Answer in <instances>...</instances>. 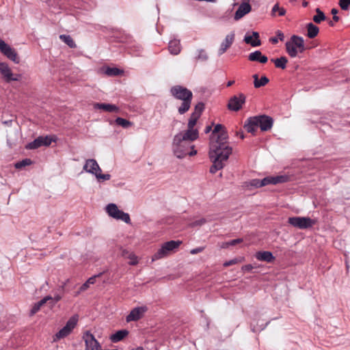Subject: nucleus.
Here are the masks:
<instances>
[{
    "label": "nucleus",
    "instance_id": "obj_1",
    "mask_svg": "<svg viewBox=\"0 0 350 350\" xmlns=\"http://www.w3.org/2000/svg\"><path fill=\"white\" fill-rule=\"evenodd\" d=\"M209 158L227 161L232 152L228 142V134L223 131L215 139H209Z\"/></svg>",
    "mask_w": 350,
    "mask_h": 350
},
{
    "label": "nucleus",
    "instance_id": "obj_2",
    "mask_svg": "<svg viewBox=\"0 0 350 350\" xmlns=\"http://www.w3.org/2000/svg\"><path fill=\"white\" fill-rule=\"evenodd\" d=\"M171 95L176 99L182 100L180 106L178 108V111L183 115L189 111L191 107L193 93L187 88L176 85L170 88Z\"/></svg>",
    "mask_w": 350,
    "mask_h": 350
},
{
    "label": "nucleus",
    "instance_id": "obj_3",
    "mask_svg": "<svg viewBox=\"0 0 350 350\" xmlns=\"http://www.w3.org/2000/svg\"><path fill=\"white\" fill-rule=\"evenodd\" d=\"M289 178L286 175H280L275 176H267L260 180L254 178L249 182L245 183L246 187H252L255 188H260L269 185H277L279 183H284L288 180Z\"/></svg>",
    "mask_w": 350,
    "mask_h": 350
},
{
    "label": "nucleus",
    "instance_id": "obj_4",
    "mask_svg": "<svg viewBox=\"0 0 350 350\" xmlns=\"http://www.w3.org/2000/svg\"><path fill=\"white\" fill-rule=\"evenodd\" d=\"M176 139L177 137L174 135L172 144V151L177 158L183 159L188 154V150L194 146H191V142L188 141L181 140L180 138L179 141Z\"/></svg>",
    "mask_w": 350,
    "mask_h": 350
},
{
    "label": "nucleus",
    "instance_id": "obj_5",
    "mask_svg": "<svg viewBox=\"0 0 350 350\" xmlns=\"http://www.w3.org/2000/svg\"><path fill=\"white\" fill-rule=\"evenodd\" d=\"M180 243L181 242L179 241H170L164 243L152 256V260L154 261L166 257L171 251L177 248Z\"/></svg>",
    "mask_w": 350,
    "mask_h": 350
},
{
    "label": "nucleus",
    "instance_id": "obj_6",
    "mask_svg": "<svg viewBox=\"0 0 350 350\" xmlns=\"http://www.w3.org/2000/svg\"><path fill=\"white\" fill-rule=\"evenodd\" d=\"M288 222L299 229H308L316 223L314 220L308 217H291L288 218Z\"/></svg>",
    "mask_w": 350,
    "mask_h": 350
},
{
    "label": "nucleus",
    "instance_id": "obj_7",
    "mask_svg": "<svg viewBox=\"0 0 350 350\" xmlns=\"http://www.w3.org/2000/svg\"><path fill=\"white\" fill-rule=\"evenodd\" d=\"M0 74L4 81L8 83L12 81H18L21 79V75L13 73L5 62H0Z\"/></svg>",
    "mask_w": 350,
    "mask_h": 350
},
{
    "label": "nucleus",
    "instance_id": "obj_8",
    "mask_svg": "<svg viewBox=\"0 0 350 350\" xmlns=\"http://www.w3.org/2000/svg\"><path fill=\"white\" fill-rule=\"evenodd\" d=\"M0 51L7 58L14 62L15 64L20 63V57L14 49L11 47L9 44L5 43L4 40L0 38Z\"/></svg>",
    "mask_w": 350,
    "mask_h": 350
},
{
    "label": "nucleus",
    "instance_id": "obj_9",
    "mask_svg": "<svg viewBox=\"0 0 350 350\" xmlns=\"http://www.w3.org/2000/svg\"><path fill=\"white\" fill-rule=\"evenodd\" d=\"M55 139H53L49 135L39 136L36 138L33 142H29L25 146L28 150L37 149L41 146H49L52 142H55Z\"/></svg>",
    "mask_w": 350,
    "mask_h": 350
},
{
    "label": "nucleus",
    "instance_id": "obj_10",
    "mask_svg": "<svg viewBox=\"0 0 350 350\" xmlns=\"http://www.w3.org/2000/svg\"><path fill=\"white\" fill-rule=\"evenodd\" d=\"M78 321L77 316H72L66 322V325L55 334L57 339H61L68 336L75 328Z\"/></svg>",
    "mask_w": 350,
    "mask_h": 350
},
{
    "label": "nucleus",
    "instance_id": "obj_11",
    "mask_svg": "<svg viewBox=\"0 0 350 350\" xmlns=\"http://www.w3.org/2000/svg\"><path fill=\"white\" fill-rule=\"evenodd\" d=\"M245 100L246 96L245 94L243 93H239L238 96L234 95L230 98L227 107L230 111H238L242 108V106L245 103Z\"/></svg>",
    "mask_w": 350,
    "mask_h": 350
},
{
    "label": "nucleus",
    "instance_id": "obj_12",
    "mask_svg": "<svg viewBox=\"0 0 350 350\" xmlns=\"http://www.w3.org/2000/svg\"><path fill=\"white\" fill-rule=\"evenodd\" d=\"M85 350H102L101 346L94 336L90 331H86L83 336Z\"/></svg>",
    "mask_w": 350,
    "mask_h": 350
},
{
    "label": "nucleus",
    "instance_id": "obj_13",
    "mask_svg": "<svg viewBox=\"0 0 350 350\" xmlns=\"http://www.w3.org/2000/svg\"><path fill=\"white\" fill-rule=\"evenodd\" d=\"M177 137L176 140H180V138L181 140L188 141L189 142H192L195 140H196L199 137V131L197 129L192 128L189 129L187 127V129L183 132H179L176 135H175Z\"/></svg>",
    "mask_w": 350,
    "mask_h": 350
},
{
    "label": "nucleus",
    "instance_id": "obj_14",
    "mask_svg": "<svg viewBox=\"0 0 350 350\" xmlns=\"http://www.w3.org/2000/svg\"><path fill=\"white\" fill-rule=\"evenodd\" d=\"M258 119V127H260L261 131L265 132L271 129L273 125V119L267 115L256 116Z\"/></svg>",
    "mask_w": 350,
    "mask_h": 350
},
{
    "label": "nucleus",
    "instance_id": "obj_15",
    "mask_svg": "<svg viewBox=\"0 0 350 350\" xmlns=\"http://www.w3.org/2000/svg\"><path fill=\"white\" fill-rule=\"evenodd\" d=\"M148 310L146 306H141L134 308L131 310L130 313L126 316V322L137 321L142 319L144 313Z\"/></svg>",
    "mask_w": 350,
    "mask_h": 350
},
{
    "label": "nucleus",
    "instance_id": "obj_16",
    "mask_svg": "<svg viewBox=\"0 0 350 350\" xmlns=\"http://www.w3.org/2000/svg\"><path fill=\"white\" fill-rule=\"evenodd\" d=\"M239 6L237 10L234 15V21H239L245 15L250 13L252 10V6L250 4V0H244Z\"/></svg>",
    "mask_w": 350,
    "mask_h": 350
},
{
    "label": "nucleus",
    "instance_id": "obj_17",
    "mask_svg": "<svg viewBox=\"0 0 350 350\" xmlns=\"http://www.w3.org/2000/svg\"><path fill=\"white\" fill-rule=\"evenodd\" d=\"M235 33L234 31L226 35L224 40L220 44V47L218 50V55L221 56L231 46L234 41Z\"/></svg>",
    "mask_w": 350,
    "mask_h": 350
},
{
    "label": "nucleus",
    "instance_id": "obj_18",
    "mask_svg": "<svg viewBox=\"0 0 350 350\" xmlns=\"http://www.w3.org/2000/svg\"><path fill=\"white\" fill-rule=\"evenodd\" d=\"M86 172L92 174L95 176L98 172H101L102 170L98 165L97 161L94 159H89L85 161V163L83 167Z\"/></svg>",
    "mask_w": 350,
    "mask_h": 350
},
{
    "label": "nucleus",
    "instance_id": "obj_19",
    "mask_svg": "<svg viewBox=\"0 0 350 350\" xmlns=\"http://www.w3.org/2000/svg\"><path fill=\"white\" fill-rule=\"evenodd\" d=\"M247 132L255 135L258 129V119L256 116L248 118L243 126Z\"/></svg>",
    "mask_w": 350,
    "mask_h": 350
},
{
    "label": "nucleus",
    "instance_id": "obj_20",
    "mask_svg": "<svg viewBox=\"0 0 350 350\" xmlns=\"http://www.w3.org/2000/svg\"><path fill=\"white\" fill-rule=\"evenodd\" d=\"M243 40L246 44H250L253 47L258 46L261 44L259 33L257 31H252V36L246 33Z\"/></svg>",
    "mask_w": 350,
    "mask_h": 350
},
{
    "label": "nucleus",
    "instance_id": "obj_21",
    "mask_svg": "<svg viewBox=\"0 0 350 350\" xmlns=\"http://www.w3.org/2000/svg\"><path fill=\"white\" fill-rule=\"evenodd\" d=\"M255 257L260 261H263L268 263L273 262L275 259V257L273 255V254L269 251L257 252L255 254Z\"/></svg>",
    "mask_w": 350,
    "mask_h": 350
},
{
    "label": "nucleus",
    "instance_id": "obj_22",
    "mask_svg": "<svg viewBox=\"0 0 350 350\" xmlns=\"http://www.w3.org/2000/svg\"><path fill=\"white\" fill-rule=\"evenodd\" d=\"M248 59L251 62H257L261 64H265L268 61L266 55H262L260 51H255L249 54Z\"/></svg>",
    "mask_w": 350,
    "mask_h": 350
},
{
    "label": "nucleus",
    "instance_id": "obj_23",
    "mask_svg": "<svg viewBox=\"0 0 350 350\" xmlns=\"http://www.w3.org/2000/svg\"><path fill=\"white\" fill-rule=\"evenodd\" d=\"M94 108L96 109H103L108 112H117L118 111V107L113 104L96 103L94 105Z\"/></svg>",
    "mask_w": 350,
    "mask_h": 350
},
{
    "label": "nucleus",
    "instance_id": "obj_24",
    "mask_svg": "<svg viewBox=\"0 0 350 350\" xmlns=\"http://www.w3.org/2000/svg\"><path fill=\"white\" fill-rule=\"evenodd\" d=\"M212 165L210 167L209 172L211 174H215L217 171L223 169L226 165V162L220 159H216L215 158H210Z\"/></svg>",
    "mask_w": 350,
    "mask_h": 350
},
{
    "label": "nucleus",
    "instance_id": "obj_25",
    "mask_svg": "<svg viewBox=\"0 0 350 350\" xmlns=\"http://www.w3.org/2000/svg\"><path fill=\"white\" fill-rule=\"evenodd\" d=\"M290 40L298 49L299 53H303L306 50L304 40L302 37L293 35Z\"/></svg>",
    "mask_w": 350,
    "mask_h": 350
},
{
    "label": "nucleus",
    "instance_id": "obj_26",
    "mask_svg": "<svg viewBox=\"0 0 350 350\" xmlns=\"http://www.w3.org/2000/svg\"><path fill=\"white\" fill-rule=\"evenodd\" d=\"M129 334V331L126 329H121L117 331L116 333L111 334L109 339L112 342H118L123 340Z\"/></svg>",
    "mask_w": 350,
    "mask_h": 350
},
{
    "label": "nucleus",
    "instance_id": "obj_27",
    "mask_svg": "<svg viewBox=\"0 0 350 350\" xmlns=\"http://www.w3.org/2000/svg\"><path fill=\"white\" fill-rule=\"evenodd\" d=\"M168 49L171 54L178 55L180 52V43L178 40H173L169 42Z\"/></svg>",
    "mask_w": 350,
    "mask_h": 350
},
{
    "label": "nucleus",
    "instance_id": "obj_28",
    "mask_svg": "<svg viewBox=\"0 0 350 350\" xmlns=\"http://www.w3.org/2000/svg\"><path fill=\"white\" fill-rule=\"evenodd\" d=\"M253 78L254 85L256 88H259L262 86H265L269 81V79L265 75L262 76L261 78L259 79L258 75L257 74H255L253 75Z\"/></svg>",
    "mask_w": 350,
    "mask_h": 350
},
{
    "label": "nucleus",
    "instance_id": "obj_29",
    "mask_svg": "<svg viewBox=\"0 0 350 350\" xmlns=\"http://www.w3.org/2000/svg\"><path fill=\"white\" fill-rule=\"evenodd\" d=\"M306 28H307V36L309 38H315L319 32V27L317 26H316L315 25H314L312 23H309L308 24H307Z\"/></svg>",
    "mask_w": 350,
    "mask_h": 350
},
{
    "label": "nucleus",
    "instance_id": "obj_30",
    "mask_svg": "<svg viewBox=\"0 0 350 350\" xmlns=\"http://www.w3.org/2000/svg\"><path fill=\"white\" fill-rule=\"evenodd\" d=\"M286 53L291 57H295L299 52L298 49L292 43L291 40L288 41L285 44Z\"/></svg>",
    "mask_w": 350,
    "mask_h": 350
},
{
    "label": "nucleus",
    "instance_id": "obj_31",
    "mask_svg": "<svg viewBox=\"0 0 350 350\" xmlns=\"http://www.w3.org/2000/svg\"><path fill=\"white\" fill-rule=\"evenodd\" d=\"M271 62H272L275 64V66L276 68L284 70L286 68L288 59L285 56H282L279 58L271 59Z\"/></svg>",
    "mask_w": 350,
    "mask_h": 350
},
{
    "label": "nucleus",
    "instance_id": "obj_32",
    "mask_svg": "<svg viewBox=\"0 0 350 350\" xmlns=\"http://www.w3.org/2000/svg\"><path fill=\"white\" fill-rule=\"evenodd\" d=\"M223 131L228 133L225 126L221 124H217L215 126L212 133L210 135L209 139H215Z\"/></svg>",
    "mask_w": 350,
    "mask_h": 350
},
{
    "label": "nucleus",
    "instance_id": "obj_33",
    "mask_svg": "<svg viewBox=\"0 0 350 350\" xmlns=\"http://www.w3.org/2000/svg\"><path fill=\"white\" fill-rule=\"evenodd\" d=\"M59 39L66 44L70 48H77V44L70 35L62 34L59 36Z\"/></svg>",
    "mask_w": 350,
    "mask_h": 350
},
{
    "label": "nucleus",
    "instance_id": "obj_34",
    "mask_svg": "<svg viewBox=\"0 0 350 350\" xmlns=\"http://www.w3.org/2000/svg\"><path fill=\"white\" fill-rule=\"evenodd\" d=\"M106 211L110 217L115 218L117 214H118L120 209H118L116 204L111 203L106 206Z\"/></svg>",
    "mask_w": 350,
    "mask_h": 350
},
{
    "label": "nucleus",
    "instance_id": "obj_35",
    "mask_svg": "<svg viewBox=\"0 0 350 350\" xmlns=\"http://www.w3.org/2000/svg\"><path fill=\"white\" fill-rule=\"evenodd\" d=\"M317 14L313 16V21L316 23H321L322 21L326 20L325 14L319 9H316Z\"/></svg>",
    "mask_w": 350,
    "mask_h": 350
},
{
    "label": "nucleus",
    "instance_id": "obj_36",
    "mask_svg": "<svg viewBox=\"0 0 350 350\" xmlns=\"http://www.w3.org/2000/svg\"><path fill=\"white\" fill-rule=\"evenodd\" d=\"M122 71L118 68L107 67L104 70V73L107 76H118Z\"/></svg>",
    "mask_w": 350,
    "mask_h": 350
},
{
    "label": "nucleus",
    "instance_id": "obj_37",
    "mask_svg": "<svg viewBox=\"0 0 350 350\" xmlns=\"http://www.w3.org/2000/svg\"><path fill=\"white\" fill-rule=\"evenodd\" d=\"M114 219L122 220L124 221L126 224L131 223V218L128 213H124V211L120 210L118 214L116 216Z\"/></svg>",
    "mask_w": 350,
    "mask_h": 350
},
{
    "label": "nucleus",
    "instance_id": "obj_38",
    "mask_svg": "<svg viewBox=\"0 0 350 350\" xmlns=\"http://www.w3.org/2000/svg\"><path fill=\"white\" fill-rule=\"evenodd\" d=\"M116 123L123 128H128L132 124L130 121L120 117H118L116 119Z\"/></svg>",
    "mask_w": 350,
    "mask_h": 350
},
{
    "label": "nucleus",
    "instance_id": "obj_39",
    "mask_svg": "<svg viewBox=\"0 0 350 350\" xmlns=\"http://www.w3.org/2000/svg\"><path fill=\"white\" fill-rule=\"evenodd\" d=\"M32 163V161L30 159H25L22 161H20L18 162H16L14 165L16 169H21L23 167L29 165Z\"/></svg>",
    "mask_w": 350,
    "mask_h": 350
},
{
    "label": "nucleus",
    "instance_id": "obj_40",
    "mask_svg": "<svg viewBox=\"0 0 350 350\" xmlns=\"http://www.w3.org/2000/svg\"><path fill=\"white\" fill-rule=\"evenodd\" d=\"M204 109V104L202 102H200L195 106L194 111L192 113L198 116L200 118Z\"/></svg>",
    "mask_w": 350,
    "mask_h": 350
},
{
    "label": "nucleus",
    "instance_id": "obj_41",
    "mask_svg": "<svg viewBox=\"0 0 350 350\" xmlns=\"http://www.w3.org/2000/svg\"><path fill=\"white\" fill-rule=\"evenodd\" d=\"M199 118H200L198 117V116L191 113V116L188 120L187 127L189 129L194 128V126H196L197 121Z\"/></svg>",
    "mask_w": 350,
    "mask_h": 350
},
{
    "label": "nucleus",
    "instance_id": "obj_42",
    "mask_svg": "<svg viewBox=\"0 0 350 350\" xmlns=\"http://www.w3.org/2000/svg\"><path fill=\"white\" fill-rule=\"evenodd\" d=\"M271 12L273 14H274L276 12H278V15L280 16H284L286 14V10L284 8H280L278 3H276L273 5Z\"/></svg>",
    "mask_w": 350,
    "mask_h": 350
},
{
    "label": "nucleus",
    "instance_id": "obj_43",
    "mask_svg": "<svg viewBox=\"0 0 350 350\" xmlns=\"http://www.w3.org/2000/svg\"><path fill=\"white\" fill-rule=\"evenodd\" d=\"M198 55L196 57L198 60H200L202 62H205V61L208 60V56L207 53H206L205 50L199 49L198 51Z\"/></svg>",
    "mask_w": 350,
    "mask_h": 350
},
{
    "label": "nucleus",
    "instance_id": "obj_44",
    "mask_svg": "<svg viewBox=\"0 0 350 350\" xmlns=\"http://www.w3.org/2000/svg\"><path fill=\"white\" fill-rule=\"evenodd\" d=\"M243 260V258H234L232 260L226 261L224 263V267H229L239 262H241Z\"/></svg>",
    "mask_w": 350,
    "mask_h": 350
},
{
    "label": "nucleus",
    "instance_id": "obj_45",
    "mask_svg": "<svg viewBox=\"0 0 350 350\" xmlns=\"http://www.w3.org/2000/svg\"><path fill=\"white\" fill-rule=\"evenodd\" d=\"M339 5L342 10H347L350 6V0H340Z\"/></svg>",
    "mask_w": 350,
    "mask_h": 350
},
{
    "label": "nucleus",
    "instance_id": "obj_46",
    "mask_svg": "<svg viewBox=\"0 0 350 350\" xmlns=\"http://www.w3.org/2000/svg\"><path fill=\"white\" fill-rule=\"evenodd\" d=\"M232 10L226 11L222 16L219 17V20L223 22H228L231 18Z\"/></svg>",
    "mask_w": 350,
    "mask_h": 350
},
{
    "label": "nucleus",
    "instance_id": "obj_47",
    "mask_svg": "<svg viewBox=\"0 0 350 350\" xmlns=\"http://www.w3.org/2000/svg\"><path fill=\"white\" fill-rule=\"evenodd\" d=\"M62 296L60 295H55L53 297H52V299H50V302H49V305L50 308H53L57 302L62 299Z\"/></svg>",
    "mask_w": 350,
    "mask_h": 350
},
{
    "label": "nucleus",
    "instance_id": "obj_48",
    "mask_svg": "<svg viewBox=\"0 0 350 350\" xmlns=\"http://www.w3.org/2000/svg\"><path fill=\"white\" fill-rule=\"evenodd\" d=\"M96 178L98 180L102 179L103 180H108L111 178V175L109 174H101V172H98L96 176Z\"/></svg>",
    "mask_w": 350,
    "mask_h": 350
},
{
    "label": "nucleus",
    "instance_id": "obj_49",
    "mask_svg": "<svg viewBox=\"0 0 350 350\" xmlns=\"http://www.w3.org/2000/svg\"><path fill=\"white\" fill-rule=\"evenodd\" d=\"M206 222V220L204 218H202L198 220H196L191 223V226H201Z\"/></svg>",
    "mask_w": 350,
    "mask_h": 350
},
{
    "label": "nucleus",
    "instance_id": "obj_50",
    "mask_svg": "<svg viewBox=\"0 0 350 350\" xmlns=\"http://www.w3.org/2000/svg\"><path fill=\"white\" fill-rule=\"evenodd\" d=\"M40 308L41 307L40 306V305L38 303H36L30 310V316L34 315L36 312H38L40 310Z\"/></svg>",
    "mask_w": 350,
    "mask_h": 350
},
{
    "label": "nucleus",
    "instance_id": "obj_51",
    "mask_svg": "<svg viewBox=\"0 0 350 350\" xmlns=\"http://www.w3.org/2000/svg\"><path fill=\"white\" fill-rule=\"evenodd\" d=\"M50 299H52V297L48 295L42 298L40 301H39L37 303L40 305V307H42L44 304H46L47 302H50Z\"/></svg>",
    "mask_w": 350,
    "mask_h": 350
},
{
    "label": "nucleus",
    "instance_id": "obj_52",
    "mask_svg": "<svg viewBox=\"0 0 350 350\" xmlns=\"http://www.w3.org/2000/svg\"><path fill=\"white\" fill-rule=\"evenodd\" d=\"M102 273H99L98 275H93L92 277H90L86 282L87 283H88L89 284H93L95 283L96 282V279L97 277L101 275Z\"/></svg>",
    "mask_w": 350,
    "mask_h": 350
},
{
    "label": "nucleus",
    "instance_id": "obj_53",
    "mask_svg": "<svg viewBox=\"0 0 350 350\" xmlns=\"http://www.w3.org/2000/svg\"><path fill=\"white\" fill-rule=\"evenodd\" d=\"M129 258L131 260L129 262L131 265H135L137 264L138 261L137 257L134 254H130Z\"/></svg>",
    "mask_w": 350,
    "mask_h": 350
},
{
    "label": "nucleus",
    "instance_id": "obj_54",
    "mask_svg": "<svg viewBox=\"0 0 350 350\" xmlns=\"http://www.w3.org/2000/svg\"><path fill=\"white\" fill-rule=\"evenodd\" d=\"M204 250V247H196V248L192 249V250L190 251V253H191V254H198V253L202 252Z\"/></svg>",
    "mask_w": 350,
    "mask_h": 350
},
{
    "label": "nucleus",
    "instance_id": "obj_55",
    "mask_svg": "<svg viewBox=\"0 0 350 350\" xmlns=\"http://www.w3.org/2000/svg\"><path fill=\"white\" fill-rule=\"evenodd\" d=\"M241 269L243 271L250 272L254 269V267L251 264H247L243 265Z\"/></svg>",
    "mask_w": 350,
    "mask_h": 350
},
{
    "label": "nucleus",
    "instance_id": "obj_56",
    "mask_svg": "<svg viewBox=\"0 0 350 350\" xmlns=\"http://www.w3.org/2000/svg\"><path fill=\"white\" fill-rule=\"evenodd\" d=\"M242 242H243V239H236L230 241L229 243L230 244L231 246H234V245H236Z\"/></svg>",
    "mask_w": 350,
    "mask_h": 350
},
{
    "label": "nucleus",
    "instance_id": "obj_57",
    "mask_svg": "<svg viewBox=\"0 0 350 350\" xmlns=\"http://www.w3.org/2000/svg\"><path fill=\"white\" fill-rule=\"evenodd\" d=\"M90 286V284L85 282L80 286V291H86Z\"/></svg>",
    "mask_w": 350,
    "mask_h": 350
},
{
    "label": "nucleus",
    "instance_id": "obj_58",
    "mask_svg": "<svg viewBox=\"0 0 350 350\" xmlns=\"http://www.w3.org/2000/svg\"><path fill=\"white\" fill-rule=\"evenodd\" d=\"M277 36L278 38V39H280L281 41H282L284 38V33L280 31H277Z\"/></svg>",
    "mask_w": 350,
    "mask_h": 350
},
{
    "label": "nucleus",
    "instance_id": "obj_59",
    "mask_svg": "<svg viewBox=\"0 0 350 350\" xmlns=\"http://www.w3.org/2000/svg\"><path fill=\"white\" fill-rule=\"evenodd\" d=\"M196 154H197V151L196 150H194L193 148H192L191 151H189V150H188V154L187 155L193 156V155H195Z\"/></svg>",
    "mask_w": 350,
    "mask_h": 350
},
{
    "label": "nucleus",
    "instance_id": "obj_60",
    "mask_svg": "<svg viewBox=\"0 0 350 350\" xmlns=\"http://www.w3.org/2000/svg\"><path fill=\"white\" fill-rule=\"evenodd\" d=\"M212 131V126L208 125L207 126H206L205 129H204V133H210L211 131Z\"/></svg>",
    "mask_w": 350,
    "mask_h": 350
},
{
    "label": "nucleus",
    "instance_id": "obj_61",
    "mask_svg": "<svg viewBox=\"0 0 350 350\" xmlns=\"http://www.w3.org/2000/svg\"><path fill=\"white\" fill-rule=\"evenodd\" d=\"M229 246H231L230 244L229 243V241L228 242H224L222 243V245H221V248H227Z\"/></svg>",
    "mask_w": 350,
    "mask_h": 350
},
{
    "label": "nucleus",
    "instance_id": "obj_62",
    "mask_svg": "<svg viewBox=\"0 0 350 350\" xmlns=\"http://www.w3.org/2000/svg\"><path fill=\"white\" fill-rule=\"evenodd\" d=\"M338 12V10L336 8H333L331 10V13L333 14V16L336 15Z\"/></svg>",
    "mask_w": 350,
    "mask_h": 350
},
{
    "label": "nucleus",
    "instance_id": "obj_63",
    "mask_svg": "<svg viewBox=\"0 0 350 350\" xmlns=\"http://www.w3.org/2000/svg\"><path fill=\"white\" fill-rule=\"evenodd\" d=\"M271 42L273 44L278 43V38H271Z\"/></svg>",
    "mask_w": 350,
    "mask_h": 350
},
{
    "label": "nucleus",
    "instance_id": "obj_64",
    "mask_svg": "<svg viewBox=\"0 0 350 350\" xmlns=\"http://www.w3.org/2000/svg\"><path fill=\"white\" fill-rule=\"evenodd\" d=\"M340 18L337 15L333 16V21L334 22H338L339 21Z\"/></svg>",
    "mask_w": 350,
    "mask_h": 350
}]
</instances>
